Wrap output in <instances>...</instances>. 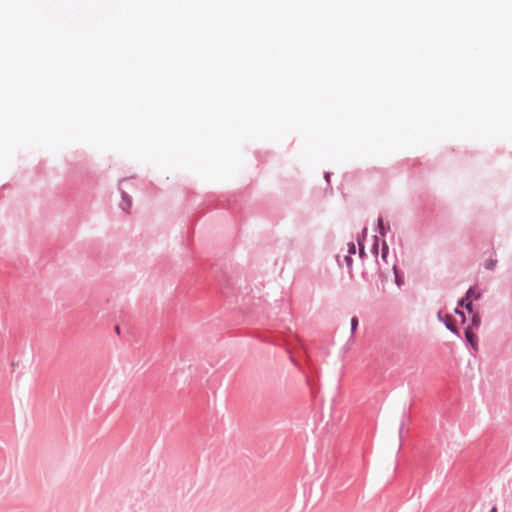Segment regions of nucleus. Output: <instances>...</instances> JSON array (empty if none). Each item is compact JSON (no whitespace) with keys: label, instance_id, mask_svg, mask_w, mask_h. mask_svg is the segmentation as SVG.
<instances>
[{"label":"nucleus","instance_id":"1","mask_svg":"<svg viewBox=\"0 0 512 512\" xmlns=\"http://www.w3.org/2000/svg\"><path fill=\"white\" fill-rule=\"evenodd\" d=\"M465 337H466L467 341L471 344V346L474 348V350H477V337L471 331L470 328H467L465 330Z\"/></svg>","mask_w":512,"mask_h":512},{"label":"nucleus","instance_id":"7","mask_svg":"<svg viewBox=\"0 0 512 512\" xmlns=\"http://www.w3.org/2000/svg\"><path fill=\"white\" fill-rule=\"evenodd\" d=\"M358 325V319L356 317H353L351 319V330L354 332L356 330V327Z\"/></svg>","mask_w":512,"mask_h":512},{"label":"nucleus","instance_id":"2","mask_svg":"<svg viewBox=\"0 0 512 512\" xmlns=\"http://www.w3.org/2000/svg\"><path fill=\"white\" fill-rule=\"evenodd\" d=\"M480 296H481L480 292L476 291L475 288H473V287H471L466 293L467 299H471L472 301L479 299Z\"/></svg>","mask_w":512,"mask_h":512},{"label":"nucleus","instance_id":"3","mask_svg":"<svg viewBox=\"0 0 512 512\" xmlns=\"http://www.w3.org/2000/svg\"><path fill=\"white\" fill-rule=\"evenodd\" d=\"M445 325H446V327H447L450 331L455 332V333L457 332V329H456V327H455L454 321H453V319H452L450 316H447V317H446Z\"/></svg>","mask_w":512,"mask_h":512},{"label":"nucleus","instance_id":"8","mask_svg":"<svg viewBox=\"0 0 512 512\" xmlns=\"http://www.w3.org/2000/svg\"><path fill=\"white\" fill-rule=\"evenodd\" d=\"M393 270H394V273H395V275H396V283H397L398 285H400V284H401V280H400V278H399V276H398V274H397L396 266H394V267H393Z\"/></svg>","mask_w":512,"mask_h":512},{"label":"nucleus","instance_id":"9","mask_svg":"<svg viewBox=\"0 0 512 512\" xmlns=\"http://www.w3.org/2000/svg\"><path fill=\"white\" fill-rule=\"evenodd\" d=\"M123 199L125 201V206H130L131 205V201L129 199H127L126 197H124Z\"/></svg>","mask_w":512,"mask_h":512},{"label":"nucleus","instance_id":"11","mask_svg":"<svg viewBox=\"0 0 512 512\" xmlns=\"http://www.w3.org/2000/svg\"><path fill=\"white\" fill-rule=\"evenodd\" d=\"M456 313H458L459 315H461V316H462V318L464 319V314H463V312L456 310Z\"/></svg>","mask_w":512,"mask_h":512},{"label":"nucleus","instance_id":"13","mask_svg":"<svg viewBox=\"0 0 512 512\" xmlns=\"http://www.w3.org/2000/svg\"><path fill=\"white\" fill-rule=\"evenodd\" d=\"M382 222H383V221H382V219H379V225H380V227L382 226Z\"/></svg>","mask_w":512,"mask_h":512},{"label":"nucleus","instance_id":"5","mask_svg":"<svg viewBox=\"0 0 512 512\" xmlns=\"http://www.w3.org/2000/svg\"><path fill=\"white\" fill-rule=\"evenodd\" d=\"M496 266V261L493 259L487 260L485 262V267L489 270H493Z\"/></svg>","mask_w":512,"mask_h":512},{"label":"nucleus","instance_id":"14","mask_svg":"<svg viewBox=\"0 0 512 512\" xmlns=\"http://www.w3.org/2000/svg\"><path fill=\"white\" fill-rule=\"evenodd\" d=\"M496 510H497V509L494 507V508L491 510V512H496Z\"/></svg>","mask_w":512,"mask_h":512},{"label":"nucleus","instance_id":"4","mask_svg":"<svg viewBox=\"0 0 512 512\" xmlns=\"http://www.w3.org/2000/svg\"><path fill=\"white\" fill-rule=\"evenodd\" d=\"M460 305L464 306L470 313L472 312V300L467 299V297L463 298L460 301Z\"/></svg>","mask_w":512,"mask_h":512},{"label":"nucleus","instance_id":"6","mask_svg":"<svg viewBox=\"0 0 512 512\" xmlns=\"http://www.w3.org/2000/svg\"><path fill=\"white\" fill-rule=\"evenodd\" d=\"M472 323L475 327H478L480 325V316L478 314H474L472 316Z\"/></svg>","mask_w":512,"mask_h":512},{"label":"nucleus","instance_id":"12","mask_svg":"<svg viewBox=\"0 0 512 512\" xmlns=\"http://www.w3.org/2000/svg\"><path fill=\"white\" fill-rule=\"evenodd\" d=\"M351 252H353V253L355 252V246L354 245H352V247H351Z\"/></svg>","mask_w":512,"mask_h":512},{"label":"nucleus","instance_id":"10","mask_svg":"<svg viewBox=\"0 0 512 512\" xmlns=\"http://www.w3.org/2000/svg\"><path fill=\"white\" fill-rule=\"evenodd\" d=\"M123 199L125 201V206H130L131 205V201L129 199H127L126 197H124Z\"/></svg>","mask_w":512,"mask_h":512}]
</instances>
